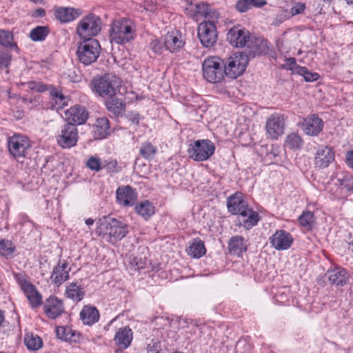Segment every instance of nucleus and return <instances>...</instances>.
Instances as JSON below:
<instances>
[{"label": "nucleus", "mask_w": 353, "mask_h": 353, "mask_svg": "<svg viewBox=\"0 0 353 353\" xmlns=\"http://www.w3.org/2000/svg\"><path fill=\"white\" fill-rule=\"evenodd\" d=\"M136 32L134 21L123 17L113 21L110 33V40L117 44H125L134 39Z\"/></svg>", "instance_id": "f03ea898"}, {"label": "nucleus", "mask_w": 353, "mask_h": 353, "mask_svg": "<svg viewBox=\"0 0 353 353\" xmlns=\"http://www.w3.org/2000/svg\"><path fill=\"white\" fill-rule=\"evenodd\" d=\"M285 119L283 115L279 113L271 114L265 123V130L272 139H277L283 134Z\"/></svg>", "instance_id": "ddd939ff"}, {"label": "nucleus", "mask_w": 353, "mask_h": 353, "mask_svg": "<svg viewBox=\"0 0 353 353\" xmlns=\"http://www.w3.org/2000/svg\"><path fill=\"white\" fill-rule=\"evenodd\" d=\"M101 46L96 39H84L79 43L77 55L79 61L84 65L95 62L99 57Z\"/></svg>", "instance_id": "423d86ee"}, {"label": "nucleus", "mask_w": 353, "mask_h": 353, "mask_svg": "<svg viewBox=\"0 0 353 353\" xmlns=\"http://www.w3.org/2000/svg\"><path fill=\"white\" fill-rule=\"evenodd\" d=\"M56 333L59 339L70 343L78 341L81 337L79 332L68 327H57Z\"/></svg>", "instance_id": "f704fd0d"}, {"label": "nucleus", "mask_w": 353, "mask_h": 353, "mask_svg": "<svg viewBox=\"0 0 353 353\" xmlns=\"http://www.w3.org/2000/svg\"><path fill=\"white\" fill-rule=\"evenodd\" d=\"M128 120L134 125H139L141 119L140 114L136 112H130L127 115Z\"/></svg>", "instance_id": "13d9d810"}, {"label": "nucleus", "mask_w": 353, "mask_h": 353, "mask_svg": "<svg viewBox=\"0 0 353 353\" xmlns=\"http://www.w3.org/2000/svg\"><path fill=\"white\" fill-rule=\"evenodd\" d=\"M163 45L158 39H153L150 43V49L155 53H161L163 49Z\"/></svg>", "instance_id": "4d7b16f0"}, {"label": "nucleus", "mask_w": 353, "mask_h": 353, "mask_svg": "<svg viewBox=\"0 0 353 353\" xmlns=\"http://www.w3.org/2000/svg\"><path fill=\"white\" fill-rule=\"evenodd\" d=\"M198 37L206 48L214 46L217 40L216 26L212 21H203L198 26Z\"/></svg>", "instance_id": "f8f14e48"}, {"label": "nucleus", "mask_w": 353, "mask_h": 353, "mask_svg": "<svg viewBox=\"0 0 353 353\" xmlns=\"http://www.w3.org/2000/svg\"><path fill=\"white\" fill-rule=\"evenodd\" d=\"M228 211L233 214H239V225L246 230L255 226L259 221V214L249 208L248 203L240 193H235L227 200Z\"/></svg>", "instance_id": "f257e3e1"}, {"label": "nucleus", "mask_w": 353, "mask_h": 353, "mask_svg": "<svg viewBox=\"0 0 353 353\" xmlns=\"http://www.w3.org/2000/svg\"><path fill=\"white\" fill-rule=\"evenodd\" d=\"M148 261L145 257L141 256H133L130 259V265L132 268H134V270H139L145 268L148 264Z\"/></svg>", "instance_id": "de8ad7c7"}, {"label": "nucleus", "mask_w": 353, "mask_h": 353, "mask_svg": "<svg viewBox=\"0 0 353 353\" xmlns=\"http://www.w3.org/2000/svg\"><path fill=\"white\" fill-rule=\"evenodd\" d=\"M161 344L158 339H148L147 352L148 353H159Z\"/></svg>", "instance_id": "8fccbe9b"}, {"label": "nucleus", "mask_w": 353, "mask_h": 353, "mask_svg": "<svg viewBox=\"0 0 353 353\" xmlns=\"http://www.w3.org/2000/svg\"><path fill=\"white\" fill-rule=\"evenodd\" d=\"M128 232L126 225L115 219L101 222L97 228V232L99 236H108V241L112 243L123 239Z\"/></svg>", "instance_id": "20e7f679"}, {"label": "nucleus", "mask_w": 353, "mask_h": 353, "mask_svg": "<svg viewBox=\"0 0 353 353\" xmlns=\"http://www.w3.org/2000/svg\"><path fill=\"white\" fill-rule=\"evenodd\" d=\"M49 34V29L46 26H37L30 32V37L34 41H43Z\"/></svg>", "instance_id": "a19ab883"}, {"label": "nucleus", "mask_w": 353, "mask_h": 353, "mask_svg": "<svg viewBox=\"0 0 353 353\" xmlns=\"http://www.w3.org/2000/svg\"><path fill=\"white\" fill-rule=\"evenodd\" d=\"M305 10V4L301 2H295L290 10L292 16L300 14L304 12Z\"/></svg>", "instance_id": "864d4df0"}, {"label": "nucleus", "mask_w": 353, "mask_h": 353, "mask_svg": "<svg viewBox=\"0 0 353 353\" xmlns=\"http://www.w3.org/2000/svg\"><path fill=\"white\" fill-rule=\"evenodd\" d=\"M329 281L332 285L343 286L345 285L349 280L347 272L341 268H336L327 272Z\"/></svg>", "instance_id": "393cba45"}, {"label": "nucleus", "mask_w": 353, "mask_h": 353, "mask_svg": "<svg viewBox=\"0 0 353 353\" xmlns=\"http://www.w3.org/2000/svg\"><path fill=\"white\" fill-rule=\"evenodd\" d=\"M132 340V332L129 327L119 329L114 336V341L120 349L128 348Z\"/></svg>", "instance_id": "b1692460"}, {"label": "nucleus", "mask_w": 353, "mask_h": 353, "mask_svg": "<svg viewBox=\"0 0 353 353\" xmlns=\"http://www.w3.org/2000/svg\"><path fill=\"white\" fill-rule=\"evenodd\" d=\"M223 61L217 57L207 58L203 63V77L210 83L221 81L224 75Z\"/></svg>", "instance_id": "1a4fd4ad"}, {"label": "nucleus", "mask_w": 353, "mask_h": 353, "mask_svg": "<svg viewBox=\"0 0 353 353\" xmlns=\"http://www.w3.org/2000/svg\"><path fill=\"white\" fill-rule=\"evenodd\" d=\"M86 166L90 170L98 172L103 169V162L99 157L92 156L87 160Z\"/></svg>", "instance_id": "a18cd8bd"}, {"label": "nucleus", "mask_w": 353, "mask_h": 353, "mask_svg": "<svg viewBox=\"0 0 353 353\" xmlns=\"http://www.w3.org/2000/svg\"><path fill=\"white\" fill-rule=\"evenodd\" d=\"M65 294L68 299L79 302L83 299L85 291L81 285H78L77 282H72L66 287Z\"/></svg>", "instance_id": "2f4dec72"}, {"label": "nucleus", "mask_w": 353, "mask_h": 353, "mask_svg": "<svg viewBox=\"0 0 353 353\" xmlns=\"http://www.w3.org/2000/svg\"><path fill=\"white\" fill-rule=\"evenodd\" d=\"M335 152L332 148L321 146L317 150L314 157L315 167L319 169H324L334 161Z\"/></svg>", "instance_id": "dca6fc26"}, {"label": "nucleus", "mask_w": 353, "mask_h": 353, "mask_svg": "<svg viewBox=\"0 0 353 353\" xmlns=\"http://www.w3.org/2000/svg\"><path fill=\"white\" fill-rule=\"evenodd\" d=\"M110 134V127L106 117L98 118L94 128V137L95 139H102Z\"/></svg>", "instance_id": "bb28decb"}, {"label": "nucleus", "mask_w": 353, "mask_h": 353, "mask_svg": "<svg viewBox=\"0 0 353 353\" xmlns=\"http://www.w3.org/2000/svg\"><path fill=\"white\" fill-rule=\"evenodd\" d=\"M21 288L32 307H37L41 305V294L36 288L30 282L23 281L21 282Z\"/></svg>", "instance_id": "4be33fe9"}, {"label": "nucleus", "mask_w": 353, "mask_h": 353, "mask_svg": "<svg viewBox=\"0 0 353 353\" xmlns=\"http://www.w3.org/2000/svg\"><path fill=\"white\" fill-rule=\"evenodd\" d=\"M4 321H5L4 312L0 310V328L1 327Z\"/></svg>", "instance_id": "e2e57ef3"}, {"label": "nucleus", "mask_w": 353, "mask_h": 353, "mask_svg": "<svg viewBox=\"0 0 353 353\" xmlns=\"http://www.w3.org/2000/svg\"><path fill=\"white\" fill-rule=\"evenodd\" d=\"M0 46L13 48L17 52L19 50L17 43L13 42L12 34L8 30L0 29Z\"/></svg>", "instance_id": "4c0bfd02"}, {"label": "nucleus", "mask_w": 353, "mask_h": 353, "mask_svg": "<svg viewBox=\"0 0 353 353\" xmlns=\"http://www.w3.org/2000/svg\"><path fill=\"white\" fill-rule=\"evenodd\" d=\"M188 252L193 258L201 257L206 252L203 242L199 238L194 239L190 245Z\"/></svg>", "instance_id": "c9c22d12"}, {"label": "nucleus", "mask_w": 353, "mask_h": 353, "mask_svg": "<svg viewBox=\"0 0 353 353\" xmlns=\"http://www.w3.org/2000/svg\"><path fill=\"white\" fill-rule=\"evenodd\" d=\"M185 41L179 30L168 32L163 38V46L171 53L179 52L183 48Z\"/></svg>", "instance_id": "f3484780"}, {"label": "nucleus", "mask_w": 353, "mask_h": 353, "mask_svg": "<svg viewBox=\"0 0 353 353\" xmlns=\"http://www.w3.org/2000/svg\"><path fill=\"white\" fill-rule=\"evenodd\" d=\"M80 317L84 324L91 325L98 321L99 313L96 307L85 305L81 311Z\"/></svg>", "instance_id": "7c9ffc66"}, {"label": "nucleus", "mask_w": 353, "mask_h": 353, "mask_svg": "<svg viewBox=\"0 0 353 353\" xmlns=\"http://www.w3.org/2000/svg\"><path fill=\"white\" fill-rule=\"evenodd\" d=\"M12 61V55L5 50H0V69L8 68Z\"/></svg>", "instance_id": "09e8293b"}, {"label": "nucleus", "mask_w": 353, "mask_h": 353, "mask_svg": "<svg viewBox=\"0 0 353 353\" xmlns=\"http://www.w3.org/2000/svg\"><path fill=\"white\" fill-rule=\"evenodd\" d=\"M43 310L48 317L56 319L64 312L63 303L57 297L51 296L46 300Z\"/></svg>", "instance_id": "412c9836"}, {"label": "nucleus", "mask_w": 353, "mask_h": 353, "mask_svg": "<svg viewBox=\"0 0 353 353\" xmlns=\"http://www.w3.org/2000/svg\"><path fill=\"white\" fill-rule=\"evenodd\" d=\"M15 250L13 243L8 240L0 239V254L7 258L12 257Z\"/></svg>", "instance_id": "c03bdc74"}, {"label": "nucleus", "mask_w": 353, "mask_h": 353, "mask_svg": "<svg viewBox=\"0 0 353 353\" xmlns=\"http://www.w3.org/2000/svg\"><path fill=\"white\" fill-rule=\"evenodd\" d=\"M103 168L106 169L109 173H117L120 170L116 160L104 161L103 162Z\"/></svg>", "instance_id": "603ef678"}, {"label": "nucleus", "mask_w": 353, "mask_h": 353, "mask_svg": "<svg viewBox=\"0 0 353 353\" xmlns=\"http://www.w3.org/2000/svg\"><path fill=\"white\" fill-rule=\"evenodd\" d=\"M247 46L254 54H261L267 52L269 43L261 37H250Z\"/></svg>", "instance_id": "c85d7f7f"}, {"label": "nucleus", "mask_w": 353, "mask_h": 353, "mask_svg": "<svg viewBox=\"0 0 353 353\" xmlns=\"http://www.w3.org/2000/svg\"><path fill=\"white\" fill-rule=\"evenodd\" d=\"M121 83L117 76L108 73L93 80V90L103 97H113L119 91Z\"/></svg>", "instance_id": "7ed1b4c3"}, {"label": "nucleus", "mask_w": 353, "mask_h": 353, "mask_svg": "<svg viewBox=\"0 0 353 353\" xmlns=\"http://www.w3.org/2000/svg\"><path fill=\"white\" fill-rule=\"evenodd\" d=\"M55 98H56V103H57V100H59L61 103L62 101H65V97L63 96L62 94L57 92L55 94Z\"/></svg>", "instance_id": "680f3d73"}, {"label": "nucleus", "mask_w": 353, "mask_h": 353, "mask_svg": "<svg viewBox=\"0 0 353 353\" xmlns=\"http://www.w3.org/2000/svg\"><path fill=\"white\" fill-rule=\"evenodd\" d=\"M66 123L72 125H81L84 123L88 117V113L85 107L74 105L69 108L65 112Z\"/></svg>", "instance_id": "6ab92c4d"}, {"label": "nucleus", "mask_w": 353, "mask_h": 353, "mask_svg": "<svg viewBox=\"0 0 353 353\" xmlns=\"http://www.w3.org/2000/svg\"><path fill=\"white\" fill-rule=\"evenodd\" d=\"M31 1L34 2V3H39L41 2L42 0H30Z\"/></svg>", "instance_id": "774afa93"}, {"label": "nucleus", "mask_w": 353, "mask_h": 353, "mask_svg": "<svg viewBox=\"0 0 353 353\" xmlns=\"http://www.w3.org/2000/svg\"><path fill=\"white\" fill-rule=\"evenodd\" d=\"M101 19L93 13L84 16L79 22L77 32L83 39H92L101 30Z\"/></svg>", "instance_id": "39448f33"}, {"label": "nucleus", "mask_w": 353, "mask_h": 353, "mask_svg": "<svg viewBox=\"0 0 353 353\" xmlns=\"http://www.w3.org/2000/svg\"><path fill=\"white\" fill-rule=\"evenodd\" d=\"M346 163L350 168L353 169V150L347 152Z\"/></svg>", "instance_id": "052dcab7"}, {"label": "nucleus", "mask_w": 353, "mask_h": 353, "mask_svg": "<svg viewBox=\"0 0 353 353\" xmlns=\"http://www.w3.org/2000/svg\"><path fill=\"white\" fill-rule=\"evenodd\" d=\"M71 268L69 263L65 260H59L53 268L50 279L53 285L59 287L69 279V272Z\"/></svg>", "instance_id": "2eb2a0df"}, {"label": "nucleus", "mask_w": 353, "mask_h": 353, "mask_svg": "<svg viewBox=\"0 0 353 353\" xmlns=\"http://www.w3.org/2000/svg\"><path fill=\"white\" fill-rule=\"evenodd\" d=\"M248 63V57L243 52H236L230 56L224 64V74L231 78L236 79L245 70Z\"/></svg>", "instance_id": "6e6552de"}, {"label": "nucleus", "mask_w": 353, "mask_h": 353, "mask_svg": "<svg viewBox=\"0 0 353 353\" xmlns=\"http://www.w3.org/2000/svg\"><path fill=\"white\" fill-rule=\"evenodd\" d=\"M8 145L9 152L17 161L26 157L31 148L28 138L21 134H14L10 137Z\"/></svg>", "instance_id": "9d476101"}, {"label": "nucleus", "mask_w": 353, "mask_h": 353, "mask_svg": "<svg viewBox=\"0 0 353 353\" xmlns=\"http://www.w3.org/2000/svg\"><path fill=\"white\" fill-rule=\"evenodd\" d=\"M79 132L77 126L71 123H65L61 127L60 132L57 136L58 145L62 148H70L77 145Z\"/></svg>", "instance_id": "9b49d317"}, {"label": "nucleus", "mask_w": 353, "mask_h": 353, "mask_svg": "<svg viewBox=\"0 0 353 353\" xmlns=\"http://www.w3.org/2000/svg\"><path fill=\"white\" fill-rule=\"evenodd\" d=\"M228 250L232 254L239 256L247 250V245L244 238L241 236H232L228 243Z\"/></svg>", "instance_id": "cd10ccee"}, {"label": "nucleus", "mask_w": 353, "mask_h": 353, "mask_svg": "<svg viewBox=\"0 0 353 353\" xmlns=\"http://www.w3.org/2000/svg\"><path fill=\"white\" fill-rule=\"evenodd\" d=\"M296 73L304 77L306 81H314L319 78L318 73L309 71L305 67H296Z\"/></svg>", "instance_id": "49530a36"}, {"label": "nucleus", "mask_w": 353, "mask_h": 353, "mask_svg": "<svg viewBox=\"0 0 353 353\" xmlns=\"http://www.w3.org/2000/svg\"><path fill=\"white\" fill-rule=\"evenodd\" d=\"M24 342L27 348L31 350H37L43 345L42 339L38 335L33 334H27Z\"/></svg>", "instance_id": "58836bf2"}, {"label": "nucleus", "mask_w": 353, "mask_h": 353, "mask_svg": "<svg viewBox=\"0 0 353 353\" xmlns=\"http://www.w3.org/2000/svg\"><path fill=\"white\" fill-rule=\"evenodd\" d=\"M323 123L321 119L316 115H310L304 119L303 130L310 136H316L323 130Z\"/></svg>", "instance_id": "5701e85b"}, {"label": "nucleus", "mask_w": 353, "mask_h": 353, "mask_svg": "<svg viewBox=\"0 0 353 353\" xmlns=\"http://www.w3.org/2000/svg\"><path fill=\"white\" fill-rule=\"evenodd\" d=\"M250 37V32L241 26L232 27L227 34V40L236 48L246 46Z\"/></svg>", "instance_id": "4468645a"}, {"label": "nucleus", "mask_w": 353, "mask_h": 353, "mask_svg": "<svg viewBox=\"0 0 353 353\" xmlns=\"http://www.w3.org/2000/svg\"><path fill=\"white\" fill-rule=\"evenodd\" d=\"M54 14L61 23H68L74 20L79 16V12L72 8L60 7L55 10Z\"/></svg>", "instance_id": "c756f323"}, {"label": "nucleus", "mask_w": 353, "mask_h": 353, "mask_svg": "<svg viewBox=\"0 0 353 353\" xmlns=\"http://www.w3.org/2000/svg\"><path fill=\"white\" fill-rule=\"evenodd\" d=\"M288 41L286 34H284L283 37L277 41V47L280 51L284 52L285 50V43Z\"/></svg>", "instance_id": "bf43d9fd"}, {"label": "nucleus", "mask_w": 353, "mask_h": 353, "mask_svg": "<svg viewBox=\"0 0 353 353\" xmlns=\"http://www.w3.org/2000/svg\"><path fill=\"white\" fill-rule=\"evenodd\" d=\"M296 67H299L296 64V59L290 57L285 59V63L283 64V68L287 70H294L296 72Z\"/></svg>", "instance_id": "6e6d98bb"}, {"label": "nucleus", "mask_w": 353, "mask_h": 353, "mask_svg": "<svg viewBox=\"0 0 353 353\" xmlns=\"http://www.w3.org/2000/svg\"><path fill=\"white\" fill-rule=\"evenodd\" d=\"M39 16H43L45 14V11L43 9L40 8L37 10Z\"/></svg>", "instance_id": "69168bd1"}, {"label": "nucleus", "mask_w": 353, "mask_h": 353, "mask_svg": "<svg viewBox=\"0 0 353 353\" xmlns=\"http://www.w3.org/2000/svg\"><path fill=\"white\" fill-rule=\"evenodd\" d=\"M109 112L115 116H121L125 110V103L122 99L111 97L105 103Z\"/></svg>", "instance_id": "72a5a7b5"}, {"label": "nucleus", "mask_w": 353, "mask_h": 353, "mask_svg": "<svg viewBox=\"0 0 353 353\" xmlns=\"http://www.w3.org/2000/svg\"><path fill=\"white\" fill-rule=\"evenodd\" d=\"M117 201L124 207L132 206L137 199V194L130 185L119 187L116 191Z\"/></svg>", "instance_id": "aec40b11"}, {"label": "nucleus", "mask_w": 353, "mask_h": 353, "mask_svg": "<svg viewBox=\"0 0 353 353\" xmlns=\"http://www.w3.org/2000/svg\"><path fill=\"white\" fill-rule=\"evenodd\" d=\"M292 235L287 231L279 230L270 238V242L277 250H285L290 248L293 243Z\"/></svg>", "instance_id": "a211bd4d"}, {"label": "nucleus", "mask_w": 353, "mask_h": 353, "mask_svg": "<svg viewBox=\"0 0 353 353\" xmlns=\"http://www.w3.org/2000/svg\"><path fill=\"white\" fill-rule=\"evenodd\" d=\"M340 185L343 186L347 190H353V177L350 175H345L343 179H339Z\"/></svg>", "instance_id": "5fc2aeb1"}, {"label": "nucleus", "mask_w": 353, "mask_h": 353, "mask_svg": "<svg viewBox=\"0 0 353 353\" xmlns=\"http://www.w3.org/2000/svg\"><path fill=\"white\" fill-rule=\"evenodd\" d=\"M301 226L307 230H311L315 223V218L312 212L310 211L303 212L299 218Z\"/></svg>", "instance_id": "79ce46f5"}, {"label": "nucleus", "mask_w": 353, "mask_h": 353, "mask_svg": "<svg viewBox=\"0 0 353 353\" xmlns=\"http://www.w3.org/2000/svg\"><path fill=\"white\" fill-rule=\"evenodd\" d=\"M345 1L349 5H353V0H345Z\"/></svg>", "instance_id": "338daca9"}, {"label": "nucleus", "mask_w": 353, "mask_h": 353, "mask_svg": "<svg viewBox=\"0 0 353 353\" xmlns=\"http://www.w3.org/2000/svg\"><path fill=\"white\" fill-rule=\"evenodd\" d=\"M85 223L88 225H92L94 223V220L91 218H88L85 219Z\"/></svg>", "instance_id": "0e129e2a"}, {"label": "nucleus", "mask_w": 353, "mask_h": 353, "mask_svg": "<svg viewBox=\"0 0 353 353\" xmlns=\"http://www.w3.org/2000/svg\"><path fill=\"white\" fill-rule=\"evenodd\" d=\"M214 144L208 139L196 140L190 143L188 149L189 157L196 161H204L213 155Z\"/></svg>", "instance_id": "0eeeda50"}, {"label": "nucleus", "mask_w": 353, "mask_h": 353, "mask_svg": "<svg viewBox=\"0 0 353 353\" xmlns=\"http://www.w3.org/2000/svg\"><path fill=\"white\" fill-rule=\"evenodd\" d=\"M135 210L137 214L145 219L150 218L155 212L154 206L148 201H144L137 205Z\"/></svg>", "instance_id": "e433bc0d"}, {"label": "nucleus", "mask_w": 353, "mask_h": 353, "mask_svg": "<svg viewBox=\"0 0 353 353\" xmlns=\"http://www.w3.org/2000/svg\"><path fill=\"white\" fill-rule=\"evenodd\" d=\"M303 143V139L298 134L292 133L287 136L285 141V147L290 150H299L302 147Z\"/></svg>", "instance_id": "ea45409f"}, {"label": "nucleus", "mask_w": 353, "mask_h": 353, "mask_svg": "<svg viewBox=\"0 0 353 353\" xmlns=\"http://www.w3.org/2000/svg\"><path fill=\"white\" fill-rule=\"evenodd\" d=\"M266 3L265 0H238L235 8L239 12L243 13L254 8H261Z\"/></svg>", "instance_id": "473e14b6"}, {"label": "nucleus", "mask_w": 353, "mask_h": 353, "mask_svg": "<svg viewBox=\"0 0 353 353\" xmlns=\"http://www.w3.org/2000/svg\"><path fill=\"white\" fill-rule=\"evenodd\" d=\"M24 85H26L28 89L39 92H43L48 90L47 85L41 82L28 81L24 83Z\"/></svg>", "instance_id": "3c124183"}, {"label": "nucleus", "mask_w": 353, "mask_h": 353, "mask_svg": "<svg viewBox=\"0 0 353 353\" xmlns=\"http://www.w3.org/2000/svg\"><path fill=\"white\" fill-rule=\"evenodd\" d=\"M157 152V148L150 142L143 143L139 150L141 156L145 159H152Z\"/></svg>", "instance_id": "37998d69"}, {"label": "nucleus", "mask_w": 353, "mask_h": 353, "mask_svg": "<svg viewBox=\"0 0 353 353\" xmlns=\"http://www.w3.org/2000/svg\"><path fill=\"white\" fill-rule=\"evenodd\" d=\"M188 14L195 20H199V17H204L207 18L210 14V8L207 3H200L194 4L191 3L187 8Z\"/></svg>", "instance_id": "a878e982"}]
</instances>
